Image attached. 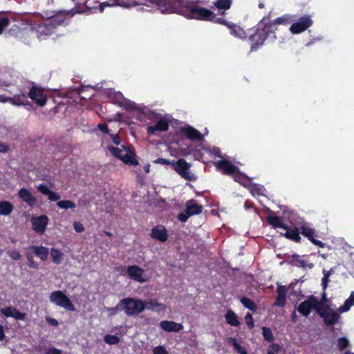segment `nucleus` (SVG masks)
<instances>
[{"instance_id": "nucleus-1", "label": "nucleus", "mask_w": 354, "mask_h": 354, "mask_svg": "<svg viewBox=\"0 0 354 354\" xmlns=\"http://www.w3.org/2000/svg\"><path fill=\"white\" fill-rule=\"evenodd\" d=\"M268 223L274 228H281L284 230V233H281V236L293 242L299 243L301 242L300 234L307 238L313 244L319 248H324V243L315 239L317 231L311 223L301 219L297 223V226L291 227L286 225L281 218L277 216L268 215L267 217Z\"/></svg>"}, {"instance_id": "nucleus-2", "label": "nucleus", "mask_w": 354, "mask_h": 354, "mask_svg": "<svg viewBox=\"0 0 354 354\" xmlns=\"http://www.w3.org/2000/svg\"><path fill=\"white\" fill-rule=\"evenodd\" d=\"M248 41L250 43V51H257L261 47L267 38L273 34L268 26L266 20L263 18L253 29L248 30Z\"/></svg>"}, {"instance_id": "nucleus-3", "label": "nucleus", "mask_w": 354, "mask_h": 354, "mask_svg": "<svg viewBox=\"0 0 354 354\" xmlns=\"http://www.w3.org/2000/svg\"><path fill=\"white\" fill-rule=\"evenodd\" d=\"M189 16L192 19L198 20L209 21L223 25L227 24L226 20L222 17H217L216 14L210 10L196 6L190 8Z\"/></svg>"}, {"instance_id": "nucleus-4", "label": "nucleus", "mask_w": 354, "mask_h": 354, "mask_svg": "<svg viewBox=\"0 0 354 354\" xmlns=\"http://www.w3.org/2000/svg\"><path fill=\"white\" fill-rule=\"evenodd\" d=\"M120 305L127 316L138 315L145 309L144 301L136 298H124L120 300Z\"/></svg>"}, {"instance_id": "nucleus-5", "label": "nucleus", "mask_w": 354, "mask_h": 354, "mask_svg": "<svg viewBox=\"0 0 354 354\" xmlns=\"http://www.w3.org/2000/svg\"><path fill=\"white\" fill-rule=\"evenodd\" d=\"M63 22L64 20L57 22L56 18H51L42 23L35 24L33 29L35 30L37 37L42 38L52 35L55 32L56 27Z\"/></svg>"}, {"instance_id": "nucleus-6", "label": "nucleus", "mask_w": 354, "mask_h": 354, "mask_svg": "<svg viewBox=\"0 0 354 354\" xmlns=\"http://www.w3.org/2000/svg\"><path fill=\"white\" fill-rule=\"evenodd\" d=\"M319 298L314 295H309L306 299L300 303L297 307V312L304 317H308L313 310H315L317 314V310H320Z\"/></svg>"}, {"instance_id": "nucleus-7", "label": "nucleus", "mask_w": 354, "mask_h": 354, "mask_svg": "<svg viewBox=\"0 0 354 354\" xmlns=\"http://www.w3.org/2000/svg\"><path fill=\"white\" fill-rule=\"evenodd\" d=\"M203 209V205L198 204L196 200L190 199L186 203L184 212L178 214V221L186 222L190 216L201 214Z\"/></svg>"}, {"instance_id": "nucleus-8", "label": "nucleus", "mask_w": 354, "mask_h": 354, "mask_svg": "<svg viewBox=\"0 0 354 354\" xmlns=\"http://www.w3.org/2000/svg\"><path fill=\"white\" fill-rule=\"evenodd\" d=\"M50 301L58 306L64 308L67 310H75V308L70 299L61 290L52 292L50 295Z\"/></svg>"}, {"instance_id": "nucleus-9", "label": "nucleus", "mask_w": 354, "mask_h": 354, "mask_svg": "<svg viewBox=\"0 0 354 354\" xmlns=\"http://www.w3.org/2000/svg\"><path fill=\"white\" fill-rule=\"evenodd\" d=\"M180 137H185L192 142H201L204 139L203 135L199 131L188 124L178 127V145Z\"/></svg>"}, {"instance_id": "nucleus-10", "label": "nucleus", "mask_w": 354, "mask_h": 354, "mask_svg": "<svg viewBox=\"0 0 354 354\" xmlns=\"http://www.w3.org/2000/svg\"><path fill=\"white\" fill-rule=\"evenodd\" d=\"M317 315L323 318L326 326H333L337 324L340 318V315L335 311L330 306H326L325 309L317 310Z\"/></svg>"}, {"instance_id": "nucleus-11", "label": "nucleus", "mask_w": 354, "mask_h": 354, "mask_svg": "<svg viewBox=\"0 0 354 354\" xmlns=\"http://www.w3.org/2000/svg\"><path fill=\"white\" fill-rule=\"evenodd\" d=\"M145 4H156L162 13L177 12V0H146Z\"/></svg>"}, {"instance_id": "nucleus-12", "label": "nucleus", "mask_w": 354, "mask_h": 354, "mask_svg": "<svg viewBox=\"0 0 354 354\" xmlns=\"http://www.w3.org/2000/svg\"><path fill=\"white\" fill-rule=\"evenodd\" d=\"M28 96L39 106H44L47 102L46 95H44V88L41 86H32L30 88Z\"/></svg>"}, {"instance_id": "nucleus-13", "label": "nucleus", "mask_w": 354, "mask_h": 354, "mask_svg": "<svg viewBox=\"0 0 354 354\" xmlns=\"http://www.w3.org/2000/svg\"><path fill=\"white\" fill-rule=\"evenodd\" d=\"M313 25V20L311 17L306 15L301 18L299 21L293 23L290 27V31L292 34H299L307 30Z\"/></svg>"}, {"instance_id": "nucleus-14", "label": "nucleus", "mask_w": 354, "mask_h": 354, "mask_svg": "<svg viewBox=\"0 0 354 354\" xmlns=\"http://www.w3.org/2000/svg\"><path fill=\"white\" fill-rule=\"evenodd\" d=\"M191 164L183 158H178V175L188 181H195L196 175L190 171Z\"/></svg>"}, {"instance_id": "nucleus-15", "label": "nucleus", "mask_w": 354, "mask_h": 354, "mask_svg": "<svg viewBox=\"0 0 354 354\" xmlns=\"http://www.w3.org/2000/svg\"><path fill=\"white\" fill-rule=\"evenodd\" d=\"M127 274L130 279L140 283L147 281L145 275V270L136 265L129 266L127 268Z\"/></svg>"}, {"instance_id": "nucleus-16", "label": "nucleus", "mask_w": 354, "mask_h": 354, "mask_svg": "<svg viewBox=\"0 0 354 354\" xmlns=\"http://www.w3.org/2000/svg\"><path fill=\"white\" fill-rule=\"evenodd\" d=\"M30 221L32 229L37 233L43 234L46 229L49 219L46 215L43 214L32 217Z\"/></svg>"}, {"instance_id": "nucleus-17", "label": "nucleus", "mask_w": 354, "mask_h": 354, "mask_svg": "<svg viewBox=\"0 0 354 354\" xmlns=\"http://www.w3.org/2000/svg\"><path fill=\"white\" fill-rule=\"evenodd\" d=\"M214 165L216 169L225 175H232L238 171V167L227 160H218Z\"/></svg>"}, {"instance_id": "nucleus-18", "label": "nucleus", "mask_w": 354, "mask_h": 354, "mask_svg": "<svg viewBox=\"0 0 354 354\" xmlns=\"http://www.w3.org/2000/svg\"><path fill=\"white\" fill-rule=\"evenodd\" d=\"M289 264L292 266L302 268L304 269H312L314 267V264L304 259V256H300L296 253L289 257Z\"/></svg>"}, {"instance_id": "nucleus-19", "label": "nucleus", "mask_w": 354, "mask_h": 354, "mask_svg": "<svg viewBox=\"0 0 354 354\" xmlns=\"http://www.w3.org/2000/svg\"><path fill=\"white\" fill-rule=\"evenodd\" d=\"M0 313L6 317H13L17 320H24L26 313L19 311L16 308L7 306L0 308Z\"/></svg>"}, {"instance_id": "nucleus-20", "label": "nucleus", "mask_w": 354, "mask_h": 354, "mask_svg": "<svg viewBox=\"0 0 354 354\" xmlns=\"http://www.w3.org/2000/svg\"><path fill=\"white\" fill-rule=\"evenodd\" d=\"M292 21V17L289 15H283L279 17L274 20L267 21V25L270 28L272 32L274 34V32L277 30V26L279 24L286 25Z\"/></svg>"}, {"instance_id": "nucleus-21", "label": "nucleus", "mask_w": 354, "mask_h": 354, "mask_svg": "<svg viewBox=\"0 0 354 354\" xmlns=\"http://www.w3.org/2000/svg\"><path fill=\"white\" fill-rule=\"evenodd\" d=\"M18 196L30 207H34L37 203V198L26 188H21L18 192Z\"/></svg>"}, {"instance_id": "nucleus-22", "label": "nucleus", "mask_w": 354, "mask_h": 354, "mask_svg": "<svg viewBox=\"0 0 354 354\" xmlns=\"http://www.w3.org/2000/svg\"><path fill=\"white\" fill-rule=\"evenodd\" d=\"M151 236L153 239L161 242H165L167 240L168 234L165 227L162 225H158L152 228Z\"/></svg>"}, {"instance_id": "nucleus-23", "label": "nucleus", "mask_w": 354, "mask_h": 354, "mask_svg": "<svg viewBox=\"0 0 354 354\" xmlns=\"http://www.w3.org/2000/svg\"><path fill=\"white\" fill-rule=\"evenodd\" d=\"M37 189L43 195L48 196V198L50 201H58L61 198L59 194L50 190L45 184L39 185Z\"/></svg>"}, {"instance_id": "nucleus-24", "label": "nucleus", "mask_w": 354, "mask_h": 354, "mask_svg": "<svg viewBox=\"0 0 354 354\" xmlns=\"http://www.w3.org/2000/svg\"><path fill=\"white\" fill-rule=\"evenodd\" d=\"M168 122L165 119L161 118L155 125L148 127L147 133L149 135H153L156 131H165L168 130Z\"/></svg>"}, {"instance_id": "nucleus-25", "label": "nucleus", "mask_w": 354, "mask_h": 354, "mask_svg": "<svg viewBox=\"0 0 354 354\" xmlns=\"http://www.w3.org/2000/svg\"><path fill=\"white\" fill-rule=\"evenodd\" d=\"M6 102L17 106L30 105L28 100V95L26 93L16 94L13 97H9Z\"/></svg>"}, {"instance_id": "nucleus-26", "label": "nucleus", "mask_w": 354, "mask_h": 354, "mask_svg": "<svg viewBox=\"0 0 354 354\" xmlns=\"http://www.w3.org/2000/svg\"><path fill=\"white\" fill-rule=\"evenodd\" d=\"M125 153L123 155L121 160L125 164L130 165H138L139 164L138 160L136 158L135 152L129 147H124Z\"/></svg>"}, {"instance_id": "nucleus-27", "label": "nucleus", "mask_w": 354, "mask_h": 354, "mask_svg": "<svg viewBox=\"0 0 354 354\" xmlns=\"http://www.w3.org/2000/svg\"><path fill=\"white\" fill-rule=\"evenodd\" d=\"M29 250H32L41 261H46L49 254L48 248L42 245H31Z\"/></svg>"}, {"instance_id": "nucleus-28", "label": "nucleus", "mask_w": 354, "mask_h": 354, "mask_svg": "<svg viewBox=\"0 0 354 354\" xmlns=\"http://www.w3.org/2000/svg\"><path fill=\"white\" fill-rule=\"evenodd\" d=\"M226 322L232 326H238L240 322L236 313L232 310H228L225 315Z\"/></svg>"}, {"instance_id": "nucleus-29", "label": "nucleus", "mask_w": 354, "mask_h": 354, "mask_svg": "<svg viewBox=\"0 0 354 354\" xmlns=\"http://www.w3.org/2000/svg\"><path fill=\"white\" fill-rule=\"evenodd\" d=\"M13 205L7 201H0V214L1 215H9L13 211Z\"/></svg>"}, {"instance_id": "nucleus-30", "label": "nucleus", "mask_w": 354, "mask_h": 354, "mask_svg": "<svg viewBox=\"0 0 354 354\" xmlns=\"http://www.w3.org/2000/svg\"><path fill=\"white\" fill-rule=\"evenodd\" d=\"M53 262L55 264H60L63 260L64 253L55 248H52L50 251Z\"/></svg>"}, {"instance_id": "nucleus-31", "label": "nucleus", "mask_w": 354, "mask_h": 354, "mask_svg": "<svg viewBox=\"0 0 354 354\" xmlns=\"http://www.w3.org/2000/svg\"><path fill=\"white\" fill-rule=\"evenodd\" d=\"M109 97L113 104L123 106L124 97L120 92H111Z\"/></svg>"}, {"instance_id": "nucleus-32", "label": "nucleus", "mask_w": 354, "mask_h": 354, "mask_svg": "<svg viewBox=\"0 0 354 354\" xmlns=\"http://www.w3.org/2000/svg\"><path fill=\"white\" fill-rule=\"evenodd\" d=\"M353 305H354V292H351L349 297L347 299H346V301H344V304L339 308L338 311L339 313L347 312L351 308V307Z\"/></svg>"}, {"instance_id": "nucleus-33", "label": "nucleus", "mask_w": 354, "mask_h": 354, "mask_svg": "<svg viewBox=\"0 0 354 354\" xmlns=\"http://www.w3.org/2000/svg\"><path fill=\"white\" fill-rule=\"evenodd\" d=\"M160 327L165 331L177 332V323L170 321H162L160 324Z\"/></svg>"}, {"instance_id": "nucleus-34", "label": "nucleus", "mask_w": 354, "mask_h": 354, "mask_svg": "<svg viewBox=\"0 0 354 354\" xmlns=\"http://www.w3.org/2000/svg\"><path fill=\"white\" fill-rule=\"evenodd\" d=\"M240 301L241 303L250 310H252L253 312H255L257 310V306L252 299L246 297H243L241 298Z\"/></svg>"}, {"instance_id": "nucleus-35", "label": "nucleus", "mask_w": 354, "mask_h": 354, "mask_svg": "<svg viewBox=\"0 0 354 354\" xmlns=\"http://www.w3.org/2000/svg\"><path fill=\"white\" fill-rule=\"evenodd\" d=\"M57 205L63 209H75L76 207L75 203L70 200L59 201L57 203Z\"/></svg>"}, {"instance_id": "nucleus-36", "label": "nucleus", "mask_w": 354, "mask_h": 354, "mask_svg": "<svg viewBox=\"0 0 354 354\" xmlns=\"http://www.w3.org/2000/svg\"><path fill=\"white\" fill-rule=\"evenodd\" d=\"M214 5L218 10H228L232 5V0H217L214 2Z\"/></svg>"}, {"instance_id": "nucleus-37", "label": "nucleus", "mask_w": 354, "mask_h": 354, "mask_svg": "<svg viewBox=\"0 0 354 354\" xmlns=\"http://www.w3.org/2000/svg\"><path fill=\"white\" fill-rule=\"evenodd\" d=\"M108 149L113 154V156H115V158H117L120 160L122 159L123 155H124V153H125L124 148V149H121L118 147H115L113 146H109Z\"/></svg>"}, {"instance_id": "nucleus-38", "label": "nucleus", "mask_w": 354, "mask_h": 354, "mask_svg": "<svg viewBox=\"0 0 354 354\" xmlns=\"http://www.w3.org/2000/svg\"><path fill=\"white\" fill-rule=\"evenodd\" d=\"M262 335L263 339L268 342H272L274 341V335L270 328L263 326L262 328Z\"/></svg>"}, {"instance_id": "nucleus-39", "label": "nucleus", "mask_w": 354, "mask_h": 354, "mask_svg": "<svg viewBox=\"0 0 354 354\" xmlns=\"http://www.w3.org/2000/svg\"><path fill=\"white\" fill-rule=\"evenodd\" d=\"M231 32L234 36H236L240 38H245L247 37L243 29L239 26L234 25L231 28Z\"/></svg>"}, {"instance_id": "nucleus-40", "label": "nucleus", "mask_w": 354, "mask_h": 354, "mask_svg": "<svg viewBox=\"0 0 354 354\" xmlns=\"http://www.w3.org/2000/svg\"><path fill=\"white\" fill-rule=\"evenodd\" d=\"M156 163H160L162 165H171L172 168L177 171V160H169L166 158H159L156 160L154 161Z\"/></svg>"}, {"instance_id": "nucleus-41", "label": "nucleus", "mask_w": 354, "mask_h": 354, "mask_svg": "<svg viewBox=\"0 0 354 354\" xmlns=\"http://www.w3.org/2000/svg\"><path fill=\"white\" fill-rule=\"evenodd\" d=\"M104 342L110 345L117 344L120 342V338L115 335L107 334L104 337Z\"/></svg>"}, {"instance_id": "nucleus-42", "label": "nucleus", "mask_w": 354, "mask_h": 354, "mask_svg": "<svg viewBox=\"0 0 354 354\" xmlns=\"http://www.w3.org/2000/svg\"><path fill=\"white\" fill-rule=\"evenodd\" d=\"M349 345V342L346 337H339L337 339V346L340 351L344 350Z\"/></svg>"}, {"instance_id": "nucleus-43", "label": "nucleus", "mask_w": 354, "mask_h": 354, "mask_svg": "<svg viewBox=\"0 0 354 354\" xmlns=\"http://www.w3.org/2000/svg\"><path fill=\"white\" fill-rule=\"evenodd\" d=\"M10 19L7 17H0V35L3 33L5 28L8 26Z\"/></svg>"}, {"instance_id": "nucleus-44", "label": "nucleus", "mask_w": 354, "mask_h": 354, "mask_svg": "<svg viewBox=\"0 0 354 354\" xmlns=\"http://www.w3.org/2000/svg\"><path fill=\"white\" fill-rule=\"evenodd\" d=\"M26 257L28 260V266L31 268L37 269L39 266L38 263L34 260L32 254L30 253H27Z\"/></svg>"}, {"instance_id": "nucleus-45", "label": "nucleus", "mask_w": 354, "mask_h": 354, "mask_svg": "<svg viewBox=\"0 0 354 354\" xmlns=\"http://www.w3.org/2000/svg\"><path fill=\"white\" fill-rule=\"evenodd\" d=\"M286 302V297L277 295L274 301V306L279 307H283Z\"/></svg>"}, {"instance_id": "nucleus-46", "label": "nucleus", "mask_w": 354, "mask_h": 354, "mask_svg": "<svg viewBox=\"0 0 354 354\" xmlns=\"http://www.w3.org/2000/svg\"><path fill=\"white\" fill-rule=\"evenodd\" d=\"M122 305H120V301L116 306L112 308H107L106 310L109 313L110 315H114L117 314L118 311L122 310Z\"/></svg>"}, {"instance_id": "nucleus-47", "label": "nucleus", "mask_w": 354, "mask_h": 354, "mask_svg": "<svg viewBox=\"0 0 354 354\" xmlns=\"http://www.w3.org/2000/svg\"><path fill=\"white\" fill-rule=\"evenodd\" d=\"M245 321L250 329H252L254 326V319L252 315L250 313H248L245 317Z\"/></svg>"}, {"instance_id": "nucleus-48", "label": "nucleus", "mask_w": 354, "mask_h": 354, "mask_svg": "<svg viewBox=\"0 0 354 354\" xmlns=\"http://www.w3.org/2000/svg\"><path fill=\"white\" fill-rule=\"evenodd\" d=\"M232 176H233L234 180L236 182H238L239 183H242V181L245 179V176L244 174H241L239 171V169H238V171H236V173L233 174Z\"/></svg>"}, {"instance_id": "nucleus-49", "label": "nucleus", "mask_w": 354, "mask_h": 354, "mask_svg": "<svg viewBox=\"0 0 354 354\" xmlns=\"http://www.w3.org/2000/svg\"><path fill=\"white\" fill-rule=\"evenodd\" d=\"M144 301V306H145V308L150 309V310H154L155 308L158 307L159 304L153 301L152 300H148V301Z\"/></svg>"}, {"instance_id": "nucleus-50", "label": "nucleus", "mask_w": 354, "mask_h": 354, "mask_svg": "<svg viewBox=\"0 0 354 354\" xmlns=\"http://www.w3.org/2000/svg\"><path fill=\"white\" fill-rule=\"evenodd\" d=\"M328 301L326 294L325 291L322 294L321 299H319V302L321 304H319V308L321 309H325L326 306H329L328 304H325V303Z\"/></svg>"}, {"instance_id": "nucleus-51", "label": "nucleus", "mask_w": 354, "mask_h": 354, "mask_svg": "<svg viewBox=\"0 0 354 354\" xmlns=\"http://www.w3.org/2000/svg\"><path fill=\"white\" fill-rule=\"evenodd\" d=\"M8 255L12 259L16 260V261L19 260L21 258V255L20 252L17 250H12V251L8 252Z\"/></svg>"}, {"instance_id": "nucleus-52", "label": "nucleus", "mask_w": 354, "mask_h": 354, "mask_svg": "<svg viewBox=\"0 0 354 354\" xmlns=\"http://www.w3.org/2000/svg\"><path fill=\"white\" fill-rule=\"evenodd\" d=\"M277 292V295L286 297L288 290L285 286L278 285Z\"/></svg>"}, {"instance_id": "nucleus-53", "label": "nucleus", "mask_w": 354, "mask_h": 354, "mask_svg": "<svg viewBox=\"0 0 354 354\" xmlns=\"http://www.w3.org/2000/svg\"><path fill=\"white\" fill-rule=\"evenodd\" d=\"M153 354H168V352L162 346H158L153 348Z\"/></svg>"}, {"instance_id": "nucleus-54", "label": "nucleus", "mask_w": 354, "mask_h": 354, "mask_svg": "<svg viewBox=\"0 0 354 354\" xmlns=\"http://www.w3.org/2000/svg\"><path fill=\"white\" fill-rule=\"evenodd\" d=\"M73 227H74L75 230L78 233H81L84 231V225L81 223L77 222V221H75L73 223Z\"/></svg>"}, {"instance_id": "nucleus-55", "label": "nucleus", "mask_w": 354, "mask_h": 354, "mask_svg": "<svg viewBox=\"0 0 354 354\" xmlns=\"http://www.w3.org/2000/svg\"><path fill=\"white\" fill-rule=\"evenodd\" d=\"M123 106H125V109L129 111H136L138 109V105L134 102H128L126 104H123Z\"/></svg>"}, {"instance_id": "nucleus-56", "label": "nucleus", "mask_w": 354, "mask_h": 354, "mask_svg": "<svg viewBox=\"0 0 354 354\" xmlns=\"http://www.w3.org/2000/svg\"><path fill=\"white\" fill-rule=\"evenodd\" d=\"M268 351H272L274 354L279 353L281 346L278 344H272L269 346Z\"/></svg>"}, {"instance_id": "nucleus-57", "label": "nucleus", "mask_w": 354, "mask_h": 354, "mask_svg": "<svg viewBox=\"0 0 354 354\" xmlns=\"http://www.w3.org/2000/svg\"><path fill=\"white\" fill-rule=\"evenodd\" d=\"M45 354H62V351L60 349L56 348L55 347L49 348Z\"/></svg>"}, {"instance_id": "nucleus-58", "label": "nucleus", "mask_w": 354, "mask_h": 354, "mask_svg": "<svg viewBox=\"0 0 354 354\" xmlns=\"http://www.w3.org/2000/svg\"><path fill=\"white\" fill-rule=\"evenodd\" d=\"M99 129L104 133H109L110 130L106 123H100L98 124Z\"/></svg>"}, {"instance_id": "nucleus-59", "label": "nucleus", "mask_w": 354, "mask_h": 354, "mask_svg": "<svg viewBox=\"0 0 354 354\" xmlns=\"http://www.w3.org/2000/svg\"><path fill=\"white\" fill-rule=\"evenodd\" d=\"M111 138L113 141V142L116 145H119L120 144L121 140L120 136L118 134H111Z\"/></svg>"}, {"instance_id": "nucleus-60", "label": "nucleus", "mask_w": 354, "mask_h": 354, "mask_svg": "<svg viewBox=\"0 0 354 354\" xmlns=\"http://www.w3.org/2000/svg\"><path fill=\"white\" fill-rule=\"evenodd\" d=\"M261 191H262V187H259L257 185L253 186L252 188V190H251V192H252V193L253 194H258V195L262 194Z\"/></svg>"}, {"instance_id": "nucleus-61", "label": "nucleus", "mask_w": 354, "mask_h": 354, "mask_svg": "<svg viewBox=\"0 0 354 354\" xmlns=\"http://www.w3.org/2000/svg\"><path fill=\"white\" fill-rule=\"evenodd\" d=\"M227 343L232 345L234 346V348H236V346L239 344L237 342V340L236 339V338L234 337H228L227 339Z\"/></svg>"}, {"instance_id": "nucleus-62", "label": "nucleus", "mask_w": 354, "mask_h": 354, "mask_svg": "<svg viewBox=\"0 0 354 354\" xmlns=\"http://www.w3.org/2000/svg\"><path fill=\"white\" fill-rule=\"evenodd\" d=\"M328 283V274H325L324 277L322 279V285L323 286L324 290H326Z\"/></svg>"}, {"instance_id": "nucleus-63", "label": "nucleus", "mask_w": 354, "mask_h": 354, "mask_svg": "<svg viewBox=\"0 0 354 354\" xmlns=\"http://www.w3.org/2000/svg\"><path fill=\"white\" fill-rule=\"evenodd\" d=\"M234 349L239 354H248L246 349L240 344H239Z\"/></svg>"}, {"instance_id": "nucleus-64", "label": "nucleus", "mask_w": 354, "mask_h": 354, "mask_svg": "<svg viewBox=\"0 0 354 354\" xmlns=\"http://www.w3.org/2000/svg\"><path fill=\"white\" fill-rule=\"evenodd\" d=\"M9 151V146L0 142V152L7 153Z\"/></svg>"}]
</instances>
